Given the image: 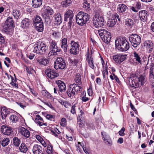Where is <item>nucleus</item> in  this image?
Instances as JSON below:
<instances>
[{
    "label": "nucleus",
    "mask_w": 154,
    "mask_h": 154,
    "mask_svg": "<svg viewBox=\"0 0 154 154\" xmlns=\"http://www.w3.org/2000/svg\"><path fill=\"white\" fill-rule=\"evenodd\" d=\"M48 50V46L44 41H39L34 46L33 51L40 55L45 54Z\"/></svg>",
    "instance_id": "f257e3e1"
},
{
    "label": "nucleus",
    "mask_w": 154,
    "mask_h": 154,
    "mask_svg": "<svg viewBox=\"0 0 154 154\" xmlns=\"http://www.w3.org/2000/svg\"><path fill=\"white\" fill-rule=\"evenodd\" d=\"M115 44L116 46L121 51H125L129 48V44L124 38L121 37L116 39Z\"/></svg>",
    "instance_id": "f03ea898"
},
{
    "label": "nucleus",
    "mask_w": 154,
    "mask_h": 154,
    "mask_svg": "<svg viewBox=\"0 0 154 154\" xmlns=\"http://www.w3.org/2000/svg\"><path fill=\"white\" fill-rule=\"evenodd\" d=\"M14 24L12 17H8L3 26V29L6 33L12 36L13 34Z\"/></svg>",
    "instance_id": "7ed1b4c3"
},
{
    "label": "nucleus",
    "mask_w": 154,
    "mask_h": 154,
    "mask_svg": "<svg viewBox=\"0 0 154 154\" xmlns=\"http://www.w3.org/2000/svg\"><path fill=\"white\" fill-rule=\"evenodd\" d=\"M82 90L81 85H79L75 83L70 84L69 88L66 91V93L69 97L75 96L80 93Z\"/></svg>",
    "instance_id": "20e7f679"
},
{
    "label": "nucleus",
    "mask_w": 154,
    "mask_h": 154,
    "mask_svg": "<svg viewBox=\"0 0 154 154\" xmlns=\"http://www.w3.org/2000/svg\"><path fill=\"white\" fill-rule=\"evenodd\" d=\"M90 18L89 15L87 13L80 11L76 16V20L77 23L80 26L85 24Z\"/></svg>",
    "instance_id": "39448f33"
},
{
    "label": "nucleus",
    "mask_w": 154,
    "mask_h": 154,
    "mask_svg": "<svg viewBox=\"0 0 154 154\" xmlns=\"http://www.w3.org/2000/svg\"><path fill=\"white\" fill-rule=\"evenodd\" d=\"M130 78L132 80V85H134L136 87L143 85L145 82V76L143 74L140 75L139 77L133 74L130 75Z\"/></svg>",
    "instance_id": "423d86ee"
},
{
    "label": "nucleus",
    "mask_w": 154,
    "mask_h": 154,
    "mask_svg": "<svg viewBox=\"0 0 154 154\" xmlns=\"http://www.w3.org/2000/svg\"><path fill=\"white\" fill-rule=\"evenodd\" d=\"M98 32L103 42L107 45L109 44L112 37L110 33L105 29L99 30Z\"/></svg>",
    "instance_id": "0eeeda50"
},
{
    "label": "nucleus",
    "mask_w": 154,
    "mask_h": 154,
    "mask_svg": "<svg viewBox=\"0 0 154 154\" xmlns=\"http://www.w3.org/2000/svg\"><path fill=\"white\" fill-rule=\"evenodd\" d=\"M129 38L131 45L134 48H137L138 46L141 42V37L137 34L130 35Z\"/></svg>",
    "instance_id": "6e6552de"
},
{
    "label": "nucleus",
    "mask_w": 154,
    "mask_h": 154,
    "mask_svg": "<svg viewBox=\"0 0 154 154\" xmlns=\"http://www.w3.org/2000/svg\"><path fill=\"white\" fill-rule=\"evenodd\" d=\"M104 17L101 15H98L94 16L93 19L94 26L96 28L102 27L104 24Z\"/></svg>",
    "instance_id": "1a4fd4ad"
},
{
    "label": "nucleus",
    "mask_w": 154,
    "mask_h": 154,
    "mask_svg": "<svg viewBox=\"0 0 154 154\" xmlns=\"http://www.w3.org/2000/svg\"><path fill=\"white\" fill-rule=\"evenodd\" d=\"M90 52L88 48L86 54V60L87 61L89 66L93 69L94 70L95 67L94 65V61L93 56L92 55L94 53L93 48H90Z\"/></svg>",
    "instance_id": "9d476101"
},
{
    "label": "nucleus",
    "mask_w": 154,
    "mask_h": 154,
    "mask_svg": "<svg viewBox=\"0 0 154 154\" xmlns=\"http://www.w3.org/2000/svg\"><path fill=\"white\" fill-rule=\"evenodd\" d=\"M69 52L71 54L76 55L79 53L80 45L79 42L71 41L70 43Z\"/></svg>",
    "instance_id": "9b49d317"
},
{
    "label": "nucleus",
    "mask_w": 154,
    "mask_h": 154,
    "mask_svg": "<svg viewBox=\"0 0 154 154\" xmlns=\"http://www.w3.org/2000/svg\"><path fill=\"white\" fill-rule=\"evenodd\" d=\"M50 48L51 50L50 51L51 54L54 55L57 54V53L60 52L61 49L57 46V43L51 39L49 42Z\"/></svg>",
    "instance_id": "f8f14e48"
},
{
    "label": "nucleus",
    "mask_w": 154,
    "mask_h": 154,
    "mask_svg": "<svg viewBox=\"0 0 154 154\" xmlns=\"http://www.w3.org/2000/svg\"><path fill=\"white\" fill-rule=\"evenodd\" d=\"M66 66L64 60L61 57L57 58L54 62V67L56 69H63Z\"/></svg>",
    "instance_id": "ddd939ff"
},
{
    "label": "nucleus",
    "mask_w": 154,
    "mask_h": 154,
    "mask_svg": "<svg viewBox=\"0 0 154 154\" xmlns=\"http://www.w3.org/2000/svg\"><path fill=\"white\" fill-rule=\"evenodd\" d=\"M127 55L122 54H117L113 56V59L115 63L120 64L126 58Z\"/></svg>",
    "instance_id": "4468645a"
},
{
    "label": "nucleus",
    "mask_w": 154,
    "mask_h": 154,
    "mask_svg": "<svg viewBox=\"0 0 154 154\" xmlns=\"http://www.w3.org/2000/svg\"><path fill=\"white\" fill-rule=\"evenodd\" d=\"M14 110L5 106H2L1 108V115L3 119H5L8 115L13 112Z\"/></svg>",
    "instance_id": "2eb2a0df"
},
{
    "label": "nucleus",
    "mask_w": 154,
    "mask_h": 154,
    "mask_svg": "<svg viewBox=\"0 0 154 154\" xmlns=\"http://www.w3.org/2000/svg\"><path fill=\"white\" fill-rule=\"evenodd\" d=\"M46 75L51 79H53L58 76V74L54 69H47L45 71Z\"/></svg>",
    "instance_id": "dca6fc26"
},
{
    "label": "nucleus",
    "mask_w": 154,
    "mask_h": 154,
    "mask_svg": "<svg viewBox=\"0 0 154 154\" xmlns=\"http://www.w3.org/2000/svg\"><path fill=\"white\" fill-rule=\"evenodd\" d=\"M2 132L4 134L9 135L13 132L11 128L5 125H3L1 128Z\"/></svg>",
    "instance_id": "f3484780"
},
{
    "label": "nucleus",
    "mask_w": 154,
    "mask_h": 154,
    "mask_svg": "<svg viewBox=\"0 0 154 154\" xmlns=\"http://www.w3.org/2000/svg\"><path fill=\"white\" fill-rule=\"evenodd\" d=\"M143 45L147 49L149 50V52L150 53L153 50V44L152 42L149 40L145 41L143 43Z\"/></svg>",
    "instance_id": "a211bd4d"
},
{
    "label": "nucleus",
    "mask_w": 154,
    "mask_h": 154,
    "mask_svg": "<svg viewBox=\"0 0 154 154\" xmlns=\"http://www.w3.org/2000/svg\"><path fill=\"white\" fill-rule=\"evenodd\" d=\"M55 82L58 85L59 91L61 93L65 92L66 90V86L65 83L60 80H57Z\"/></svg>",
    "instance_id": "6ab92c4d"
},
{
    "label": "nucleus",
    "mask_w": 154,
    "mask_h": 154,
    "mask_svg": "<svg viewBox=\"0 0 154 154\" xmlns=\"http://www.w3.org/2000/svg\"><path fill=\"white\" fill-rule=\"evenodd\" d=\"M148 15V12L146 11L142 10L139 12V17L140 20L143 22L146 21Z\"/></svg>",
    "instance_id": "aec40b11"
},
{
    "label": "nucleus",
    "mask_w": 154,
    "mask_h": 154,
    "mask_svg": "<svg viewBox=\"0 0 154 154\" xmlns=\"http://www.w3.org/2000/svg\"><path fill=\"white\" fill-rule=\"evenodd\" d=\"M43 148L41 146L38 144H35L32 149L34 154H39L42 152Z\"/></svg>",
    "instance_id": "412c9836"
},
{
    "label": "nucleus",
    "mask_w": 154,
    "mask_h": 154,
    "mask_svg": "<svg viewBox=\"0 0 154 154\" xmlns=\"http://www.w3.org/2000/svg\"><path fill=\"white\" fill-rule=\"evenodd\" d=\"M31 23V21L29 18H25L21 23V27L23 28H27L29 27Z\"/></svg>",
    "instance_id": "4be33fe9"
},
{
    "label": "nucleus",
    "mask_w": 154,
    "mask_h": 154,
    "mask_svg": "<svg viewBox=\"0 0 154 154\" xmlns=\"http://www.w3.org/2000/svg\"><path fill=\"white\" fill-rule=\"evenodd\" d=\"M67 39L66 38H64L61 40V48L63 50L64 52H67L68 45Z\"/></svg>",
    "instance_id": "5701e85b"
},
{
    "label": "nucleus",
    "mask_w": 154,
    "mask_h": 154,
    "mask_svg": "<svg viewBox=\"0 0 154 154\" xmlns=\"http://www.w3.org/2000/svg\"><path fill=\"white\" fill-rule=\"evenodd\" d=\"M37 61L40 65L45 66L49 63V60L44 57H40L37 59Z\"/></svg>",
    "instance_id": "b1692460"
},
{
    "label": "nucleus",
    "mask_w": 154,
    "mask_h": 154,
    "mask_svg": "<svg viewBox=\"0 0 154 154\" xmlns=\"http://www.w3.org/2000/svg\"><path fill=\"white\" fill-rule=\"evenodd\" d=\"M128 9V7L125 4H121L118 5L117 11L119 13H122L125 12Z\"/></svg>",
    "instance_id": "393cba45"
},
{
    "label": "nucleus",
    "mask_w": 154,
    "mask_h": 154,
    "mask_svg": "<svg viewBox=\"0 0 154 154\" xmlns=\"http://www.w3.org/2000/svg\"><path fill=\"white\" fill-rule=\"evenodd\" d=\"M42 0H32L31 5L33 8H38L42 5Z\"/></svg>",
    "instance_id": "a878e982"
},
{
    "label": "nucleus",
    "mask_w": 154,
    "mask_h": 154,
    "mask_svg": "<svg viewBox=\"0 0 154 154\" xmlns=\"http://www.w3.org/2000/svg\"><path fill=\"white\" fill-rule=\"evenodd\" d=\"M20 132L23 136L26 138H28L30 136L29 131L23 127H21L20 129Z\"/></svg>",
    "instance_id": "bb28decb"
},
{
    "label": "nucleus",
    "mask_w": 154,
    "mask_h": 154,
    "mask_svg": "<svg viewBox=\"0 0 154 154\" xmlns=\"http://www.w3.org/2000/svg\"><path fill=\"white\" fill-rule=\"evenodd\" d=\"M12 14L14 18L16 19H18L20 17L21 12L20 10L13 9L12 10Z\"/></svg>",
    "instance_id": "cd10ccee"
},
{
    "label": "nucleus",
    "mask_w": 154,
    "mask_h": 154,
    "mask_svg": "<svg viewBox=\"0 0 154 154\" xmlns=\"http://www.w3.org/2000/svg\"><path fill=\"white\" fill-rule=\"evenodd\" d=\"M73 17H68L67 19H65V18H64V22L67 23V26L69 29H71L72 26H73Z\"/></svg>",
    "instance_id": "c85d7f7f"
},
{
    "label": "nucleus",
    "mask_w": 154,
    "mask_h": 154,
    "mask_svg": "<svg viewBox=\"0 0 154 154\" xmlns=\"http://www.w3.org/2000/svg\"><path fill=\"white\" fill-rule=\"evenodd\" d=\"M35 122L38 124L39 126H42L45 125L42 118L39 115H36Z\"/></svg>",
    "instance_id": "c756f323"
},
{
    "label": "nucleus",
    "mask_w": 154,
    "mask_h": 154,
    "mask_svg": "<svg viewBox=\"0 0 154 154\" xmlns=\"http://www.w3.org/2000/svg\"><path fill=\"white\" fill-rule=\"evenodd\" d=\"M81 76L79 74H77L75 75L74 81L75 83V84H77L79 85H82V82L81 80Z\"/></svg>",
    "instance_id": "7c9ffc66"
},
{
    "label": "nucleus",
    "mask_w": 154,
    "mask_h": 154,
    "mask_svg": "<svg viewBox=\"0 0 154 154\" xmlns=\"http://www.w3.org/2000/svg\"><path fill=\"white\" fill-rule=\"evenodd\" d=\"M55 22L57 25H59L62 21L61 15L60 14H57L55 16Z\"/></svg>",
    "instance_id": "2f4dec72"
},
{
    "label": "nucleus",
    "mask_w": 154,
    "mask_h": 154,
    "mask_svg": "<svg viewBox=\"0 0 154 154\" xmlns=\"http://www.w3.org/2000/svg\"><path fill=\"white\" fill-rule=\"evenodd\" d=\"M133 54L134 59L137 62L139 63H141V60L140 55L134 51L133 52Z\"/></svg>",
    "instance_id": "473e14b6"
},
{
    "label": "nucleus",
    "mask_w": 154,
    "mask_h": 154,
    "mask_svg": "<svg viewBox=\"0 0 154 154\" xmlns=\"http://www.w3.org/2000/svg\"><path fill=\"white\" fill-rule=\"evenodd\" d=\"M114 17H112L111 19H109L108 21L107 24L109 27L113 26L116 23L117 19H114Z\"/></svg>",
    "instance_id": "72a5a7b5"
},
{
    "label": "nucleus",
    "mask_w": 154,
    "mask_h": 154,
    "mask_svg": "<svg viewBox=\"0 0 154 154\" xmlns=\"http://www.w3.org/2000/svg\"><path fill=\"white\" fill-rule=\"evenodd\" d=\"M34 26L35 27L36 30L38 32H42L43 31L44 29L43 23H40L39 24H36Z\"/></svg>",
    "instance_id": "f704fd0d"
},
{
    "label": "nucleus",
    "mask_w": 154,
    "mask_h": 154,
    "mask_svg": "<svg viewBox=\"0 0 154 154\" xmlns=\"http://www.w3.org/2000/svg\"><path fill=\"white\" fill-rule=\"evenodd\" d=\"M73 11L71 10H69L65 14L64 18H65V19H67L68 17H73Z\"/></svg>",
    "instance_id": "c9c22d12"
},
{
    "label": "nucleus",
    "mask_w": 154,
    "mask_h": 154,
    "mask_svg": "<svg viewBox=\"0 0 154 154\" xmlns=\"http://www.w3.org/2000/svg\"><path fill=\"white\" fill-rule=\"evenodd\" d=\"M134 24L133 20L131 19H127L125 21V24L130 28H132Z\"/></svg>",
    "instance_id": "e433bc0d"
},
{
    "label": "nucleus",
    "mask_w": 154,
    "mask_h": 154,
    "mask_svg": "<svg viewBox=\"0 0 154 154\" xmlns=\"http://www.w3.org/2000/svg\"><path fill=\"white\" fill-rule=\"evenodd\" d=\"M33 22L34 25H35L36 24H39L40 23H43L41 18L38 16H36L35 17Z\"/></svg>",
    "instance_id": "4c0bfd02"
},
{
    "label": "nucleus",
    "mask_w": 154,
    "mask_h": 154,
    "mask_svg": "<svg viewBox=\"0 0 154 154\" xmlns=\"http://www.w3.org/2000/svg\"><path fill=\"white\" fill-rule=\"evenodd\" d=\"M72 2L71 0H64L61 2V5L63 8H66L70 6Z\"/></svg>",
    "instance_id": "58836bf2"
},
{
    "label": "nucleus",
    "mask_w": 154,
    "mask_h": 154,
    "mask_svg": "<svg viewBox=\"0 0 154 154\" xmlns=\"http://www.w3.org/2000/svg\"><path fill=\"white\" fill-rule=\"evenodd\" d=\"M19 149L21 152L26 153L28 150V148L25 144L24 143H22Z\"/></svg>",
    "instance_id": "ea45409f"
},
{
    "label": "nucleus",
    "mask_w": 154,
    "mask_h": 154,
    "mask_svg": "<svg viewBox=\"0 0 154 154\" xmlns=\"http://www.w3.org/2000/svg\"><path fill=\"white\" fill-rule=\"evenodd\" d=\"M45 11L48 14L52 15L53 14V11L49 6H45L44 8Z\"/></svg>",
    "instance_id": "a19ab883"
},
{
    "label": "nucleus",
    "mask_w": 154,
    "mask_h": 154,
    "mask_svg": "<svg viewBox=\"0 0 154 154\" xmlns=\"http://www.w3.org/2000/svg\"><path fill=\"white\" fill-rule=\"evenodd\" d=\"M53 146L50 144H48L47 149L46 150V152L48 154H53Z\"/></svg>",
    "instance_id": "79ce46f5"
},
{
    "label": "nucleus",
    "mask_w": 154,
    "mask_h": 154,
    "mask_svg": "<svg viewBox=\"0 0 154 154\" xmlns=\"http://www.w3.org/2000/svg\"><path fill=\"white\" fill-rule=\"evenodd\" d=\"M9 119L10 121L12 122L15 123L18 121L19 119L17 116L14 115H11Z\"/></svg>",
    "instance_id": "37998d69"
},
{
    "label": "nucleus",
    "mask_w": 154,
    "mask_h": 154,
    "mask_svg": "<svg viewBox=\"0 0 154 154\" xmlns=\"http://www.w3.org/2000/svg\"><path fill=\"white\" fill-rule=\"evenodd\" d=\"M20 143V140L17 137H15L13 138V143L15 146H19Z\"/></svg>",
    "instance_id": "c03bdc74"
},
{
    "label": "nucleus",
    "mask_w": 154,
    "mask_h": 154,
    "mask_svg": "<svg viewBox=\"0 0 154 154\" xmlns=\"http://www.w3.org/2000/svg\"><path fill=\"white\" fill-rule=\"evenodd\" d=\"M9 142V138L7 137L5 138L2 140L1 144L3 146H5L8 144Z\"/></svg>",
    "instance_id": "a18cd8bd"
},
{
    "label": "nucleus",
    "mask_w": 154,
    "mask_h": 154,
    "mask_svg": "<svg viewBox=\"0 0 154 154\" xmlns=\"http://www.w3.org/2000/svg\"><path fill=\"white\" fill-rule=\"evenodd\" d=\"M25 68L26 71L29 74H33L35 72L33 68L31 66H26Z\"/></svg>",
    "instance_id": "49530a36"
},
{
    "label": "nucleus",
    "mask_w": 154,
    "mask_h": 154,
    "mask_svg": "<svg viewBox=\"0 0 154 154\" xmlns=\"http://www.w3.org/2000/svg\"><path fill=\"white\" fill-rule=\"evenodd\" d=\"M14 76L15 77V79L12 80L11 82L10 83V84L12 86H14L15 88H18V85L16 83V82L17 80V79L16 78L15 75L14 74Z\"/></svg>",
    "instance_id": "de8ad7c7"
},
{
    "label": "nucleus",
    "mask_w": 154,
    "mask_h": 154,
    "mask_svg": "<svg viewBox=\"0 0 154 154\" xmlns=\"http://www.w3.org/2000/svg\"><path fill=\"white\" fill-rule=\"evenodd\" d=\"M51 132L53 134V135L56 137H58V135L57 134H60V133L58 129L57 128H54V130H52Z\"/></svg>",
    "instance_id": "09e8293b"
},
{
    "label": "nucleus",
    "mask_w": 154,
    "mask_h": 154,
    "mask_svg": "<svg viewBox=\"0 0 154 154\" xmlns=\"http://www.w3.org/2000/svg\"><path fill=\"white\" fill-rule=\"evenodd\" d=\"M5 44V39L3 35L0 33V46H2Z\"/></svg>",
    "instance_id": "8fccbe9b"
},
{
    "label": "nucleus",
    "mask_w": 154,
    "mask_h": 154,
    "mask_svg": "<svg viewBox=\"0 0 154 154\" xmlns=\"http://www.w3.org/2000/svg\"><path fill=\"white\" fill-rule=\"evenodd\" d=\"M101 134L103 141L107 140V139H110L109 136L108 135H107L105 132L103 131L102 132Z\"/></svg>",
    "instance_id": "3c124183"
},
{
    "label": "nucleus",
    "mask_w": 154,
    "mask_h": 154,
    "mask_svg": "<svg viewBox=\"0 0 154 154\" xmlns=\"http://www.w3.org/2000/svg\"><path fill=\"white\" fill-rule=\"evenodd\" d=\"M112 75H111L110 76V79L112 80L115 79L117 82L119 83L120 81L118 78L113 73H112Z\"/></svg>",
    "instance_id": "603ef678"
},
{
    "label": "nucleus",
    "mask_w": 154,
    "mask_h": 154,
    "mask_svg": "<svg viewBox=\"0 0 154 154\" xmlns=\"http://www.w3.org/2000/svg\"><path fill=\"white\" fill-rule=\"evenodd\" d=\"M83 7L86 10L88 11L90 8V4L87 2H84L83 4Z\"/></svg>",
    "instance_id": "864d4df0"
},
{
    "label": "nucleus",
    "mask_w": 154,
    "mask_h": 154,
    "mask_svg": "<svg viewBox=\"0 0 154 154\" xmlns=\"http://www.w3.org/2000/svg\"><path fill=\"white\" fill-rule=\"evenodd\" d=\"M60 125L63 127L65 126L66 124V118H63L61 119L60 122Z\"/></svg>",
    "instance_id": "5fc2aeb1"
},
{
    "label": "nucleus",
    "mask_w": 154,
    "mask_h": 154,
    "mask_svg": "<svg viewBox=\"0 0 154 154\" xmlns=\"http://www.w3.org/2000/svg\"><path fill=\"white\" fill-rule=\"evenodd\" d=\"M78 60L77 59H70V62L73 65H76L78 62Z\"/></svg>",
    "instance_id": "6e6d98bb"
},
{
    "label": "nucleus",
    "mask_w": 154,
    "mask_h": 154,
    "mask_svg": "<svg viewBox=\"0 0 154 154\" xmlns=\"http://www.w3.org/2000/svg\"><path fill=\"white\" fill-rule=\"evenodd\" d=\"M29 91L31 92V93L35 97H36L38 93L35 91L34 89L33 88H32L29 87Z\"/></svg>",
    "instance_id": "4d7b16f0"
},
{
    "label": "nucleus",
    "mask_w": 154,
    "mask_h": 154,
    "mask_svg": "<svg viewBox=\"0 0 154 154\" xmlns=\"http://www.w3.org/2000/svg\"><path fill=\"white\" fill-rule=\"evenodd\" d=\"M55 116L50 114H48L46 115V118L47 119L50 120H52L53 119L55 118Z\"/></svg>",
    "instance_id": "13d9d810"
},
{
    "label": "nucleus",
    "mask_w": 154,
    "mask_h": 154,
    "mask_svg": "<svg viewBox=\"0 0 154 154\" xmlns=\"http://www.w3.org/2000/svg\"><path fill=\"white\" fill-rule=\"evenodd\" d=\"M104 142L106 145L109 146H111L112 144V142L111 139H107V140L104 141Z\"/></svg>",
    "instance_id": "bf43d9fd"
},
{
    "label": "nucleus",
    "mask_w": 154,
    "mask_h": 154,
    "mask_svg": "<svg viewBox=\"0 0 154 154\" xmlns=\"http://www.w3.org/2000/svg\"><path fill=\"white\" fill-rule=\"evenodd\" d=\"M125 131V128L124 127L122 128L121 130L119 132V134L120 135L123 136L124 135V131Z\"/></svg>",
    "instance_id": "052dcab7"
},
{
    "label": "nucleus",
    "mask_w": 154,
    "mask_h": 154,
    "mask_svg": "<svg viewBox=\"0 0 154 154\" xmlns=\"http://www.w3.org/2000/svg\"><path fill=\"white\" fill-rule=\"evenodd\" d=\"M141 4L140 2H137L136 4L135 7L138 10L140 9L141 8Z\"/></svg>",
    "instance_id": "680f3d73"
},
{
    "label": "nucleus",
    "mask_w": 154,
    "mask_h": 154,
    "mask_svg": "<svg viewBox=\"0 0 154 154\" xmlns=\"http://www.w3.org/2000/svg\"><path fill=\"white\" fill-rule=\"evenodd\" d=\"M75 107L76 106L75 104H74L72 106L71 112L73 114H75Z\"/></svg>",
    "instance_id": "e2e57ef3"
},
{
    "label": "nucleus",
    "mask_w": 154,
    "mask_h": 154,
    "mask_svg": "<svg viewBox=\"0 0 154 154\" xmlns=\"http://www.w3.org/2000/svg\"><path fill=\"white\" fill-rule=\"evenodd\" d=\"M45 105L47 106L53 110L54 109V108L52 106V105L50 103L46 102L43 101H42Z\"/></svg>",
    "instance_id": "0e129e2a"
},
{
    "label": "nucleus",
    "mask_w": 154,
    "mask_h": 154,
    "mask_svg": "<svg viewBox=\"0 0 154 154\" xmlns=\"http://www.w3.org/2000/svg\"><path fill=\"white\" fill-rule=\"evenodd\" d=\"M52 35L56 38L58 37L60 35V33L58 32H53Z\"/></svg>",
    "instance_id": "69168bd1"
},
{
    "label": "nucleus",
    "mask_w": 154,
    "mask_h": 154,
    "mask_svg": "<svg viewBox=\"0 0 154 154\" xmlns=\"http://www.w3.org/2000/svg\"><path fill=\"white\" fill-rule=\"evenodd\" d=\"M103 70L102 71V74L106 75H108V72L107 70V67H105L103 68Z\"/></svg>",
    "instance_id": "338daca9"
},
{
    "label": "nucleus",
    "mask_w": 154,
    "mask_h": 154,
    "mask_svg": "<svg viewBox=\"0 0 154 154\" xmlns=\"http://www.w3.org/2000/svg\"><path fill=\"white\" fill-rule=\"evenodd\" d=\"M82 146L84 152L86 153V154H91L89 152V151L87 150L86 148L84 146H82Z\"/></svg>",
    "instance_id": "774afa93"
}]
</instances>
